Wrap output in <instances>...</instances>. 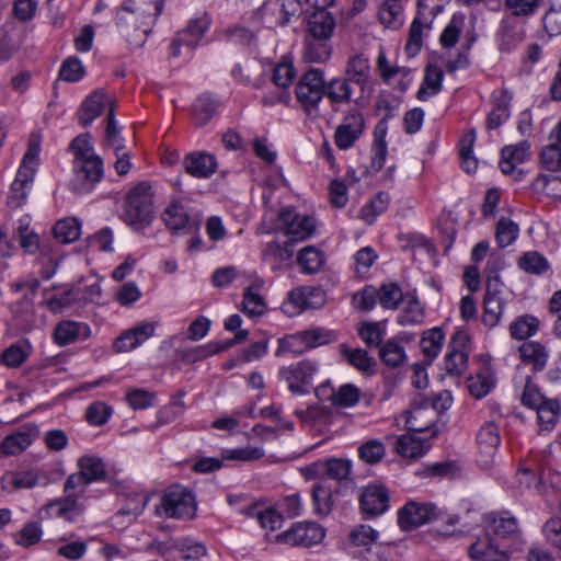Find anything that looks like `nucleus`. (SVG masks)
<instances>
[{
    "label": "nucleus",
    "instance_id": "nucleus-48",
    "mask_svg": "<svg viewBox=\"0 0 561 561\" xmlns=\"http://www.w3.org/2000/svg\"><path fill=\"white\" fill-rule=\"evenodd\" d=\"M340 353L350 365L363 373H366L371 368L373 359L363 348H351L346 344H341Z\"/></svg>",
    "mask_w": 561,
    "mask_h": 561
},
{
    "label": "nucleus",
    "instance_id": "nucleus-9",
    "mask_svg": "<svg viewBox=\"0 0 561 561\" xmlns=\"http://www.w3.org/2000/svg\"><path fill=\"white\" fill-rule=\"evenodd\" d=\"M327 300L325 291L320 287L300 286L287 294L283 310L288 316H295L307 309L321 308Z\"/></svg>",
    "mask_w": 561,
    "mask_h": 561
},
{
    "label": "nucleus",
    "instance_id": "nucleus-41",
    "mask_svg": "<svg viewBox=\"0 0 561 561\" xmlns=\"http://www.w3.org/2000/svg\"><path fill=\"white\" fill-rule=\"evenodd\" d=\"M560 410V402L557 399H549L535 410L537 412L538 424L542 431L550 432L554 428Z\"/></svg>",
    "mask_w": 561,
    "mask_h": 561
},
{
    "label": "nucleus",
    "instance_id": "nucleus-3",
    "mask_svg": "<svg viewBox=\"0 0 561 561\" xmlns=\"http://www.w3.org/2000/svg\"><path fill=\"white\" fill-rule=\"evenodd\" d=\"M162 10L163 0H125L117 14V21L118 24H135L136 31L141 33L139 38L141 45Z\"/></svg>",
    "mask_w": 561,
    "mask_h": 561
},
{
    "label": "nucleus",
    "instance_id": "nucleus-23",
    "mask_svg": "<svg viewBox=\"0 0 561 561\" xmlns=\"http://www.w3.org/2000/svg\"><path fill=\"white\" fill-rule=\"evenodd\" d=\"M530 157V145L522 140L515 145H507L501 151L500 168L504 174H512L516 167Z\"/></svg>",
    "mask_w": 561,
    "mask_h": 561
},
{
    "label": "nucleus",
    "instance_id": "nucleus-17",
    "mask_svg": "<svg viewBox=\"0 0 561 561\" xmlns=\"http://www.w3.org/2000/svg\"><path fill=\"white\" fill-rule=\"evenodd\" d=\"M477 443L479 448L478 463L483 469H489L493 462L501 443L499 426L493 422L484 423L478 434Z\"/></svg>",
    "mask_w": 561,
    "mask_h": 561
},
{
    "label": "nucleus",
    "instance_id": "nucleus-46",
    "mask_svg": "<svg viewBox=\"0 0 561 561\" xmlns=\"http://www.w3.org/2000/svg\"><path fill=\"white\" fill-rule=\"evenodd\" d=\"M444 339V332L439 328H434L424 332L421 339V348L430 360H433L439 354Z\"/></svg>",
    "mask_w": 561,
    "mask_h": 561
},
{
    "label": "nucleus",
    "instance_id": "nucleus-27",
    "mask_svg": "<svg viewBox=\"0 0 561 561\" xmlns=\"http://www.w3.org/2000/svg\"><path fill=\"white\" fill-rule=\"evenodd\" d=\"M37 432L36 426H28L5 436L0 446L2 453L8 456L21 454L32 444Z\"/></svg>",
    "mask_w": 561,
    "mask_h": 561
},
{
    "label": "nucleus",
    "instance_id": "nucleus-60",
    "mask_svg": "<svg viewBox=\"0 0 561 561\" xmlns=\"http://www.w3.org/2000/svg\"><path fill=\"white\" fill-rule=\"evenodd\" d=\"M549 398L545 397L539 388L531 381L530 377H527L520 401L522 404L531 410L538 409L541 404H543Z\"/></svg>",
    "mask_w": 561,
    "mask_h": 561
},
{
    "label": "nucleus",
    "instance_id": "nucleus-2",
    "mask_svg": "<svg viewBox=\"0 0 561 561\" xmlns=\"http://www.w3.org/2000/svg\"><path fill=\"white\" fill-rule=\"evenodd\" d=\"M153 215L151 185L147 182H140L126 194L121 217L126 225L135 229H141L151 224Z\"/></svg>",
    "mask_w": 561,
    "mask_h": 561
},
{
    "label": "nucleus",
    "instance_id": "nucleus-63",
    "mask_svg": "<svg viewBox=\"0 0 561 561\" xmlns=\"http://www.w3.org/2000/svg\"><path fill=\"white\" fill-rule=\"evenodd\" d=\"M540 162L549 171H561V146L558 142L546 146L541 151Z\"/></svg>",
    "mask_w": 561,
    "mask_h": 561
},
{
    "label": "nucleus",
    "instance_id": "nucleus-51",
    "mask_svg": "<svg viewBox=\"0 0 561 561\" xmlns=\"http://www.w3.org/2000/svg\"><path fill=\"white\" fill-rule=\"evenodd\" d=\"M332 54L331 46L327 41L314 39L307 41L304 58L308 62H325Z\"/></svg>",
    "mask_w": 561,
    "mask_h": 561
},
{
    "label": "nucleus",
    "instance_id": "nucleus-64",
    "mask_svg": "<svg viewBox=\"0 0 561 561\" xmlns=\"http://www.w3.org/2000/svg\"><path fill=\"white\" fill-rule=\"evenodd\" d=\"M112 415V409L104 402L91 403L85 411V419L89 424L100 426L105 424Z\"/></svg>",
    "mask_w": 561,
    "mask_h": 561
},
{
    "label": "nucleus",
    "instance_id": "nucleus-12",
    "mask_svg": "<svg viewBox=\"0 0 561 561\" xmlns=\"http://www.w3.org/2000/svg\"><path fill=\"white\" fill-rule=\"evenodd\" d=\"M501 294L502 283L500 276H489L483 298L482 322L491 329L499 324L503 313L505 301Z\"/></svg>",
    "mask_w": 561,
    "mask_h": 561
},
{
    "label": "nucleus",
    "instance_id": "nucleus-62",
    "mask_svg": "<svg viewBox=\"0 0 561 561\" xmlns=\"http://www.w3.org/2000/svg\"><path fill=\"white\" fill-rule=\"evenodd\" d=\"M172 547L180 551L184 559H197L206 554V547L190 538L176 539Z\"/></svg>",
    "mask_w": 561,
    "mask_h": 561
},
{
    "label": "nucleus",
    "instance_id": "nucleus-36",
    "mask_svg": "<svg viewBox=\"0 0 561 561\" xmlns=\"http://www.w3.org/2000/svg\"><path fill=\"white\" fill-rule=\"evenodd\" d=\"M324 259V253L319 249L314 247H305L299 251L297 262L305 273L314 274L323 266Z\"/></svg>",
    "mask_w": 561,
    "mask_h": 561
},
{
    "label": "nucleus",
    "instance_id": "nucleus-1",
    "mask_svg": "<svg viewBox=\"0 0 561 561\" xmlns=\"http://www.w3.org/2000/svg\"><path fill=\"white\" fill-rule=\"evenodd\" d=\"M69 148L73 154L70 188L77 195H85L92 192L104 176L103 159L95 153L89 133L73 138Z\"/></svg>",
    "mask_w": 561,
    "mask_h": 561
},
{
    "label": "nucleus",
    "instance_id": "nucleus-45",
    "mask_svg": "<svg viewBox=\"0 0 561 561\" xmlns=\"http://www.w3.org/2000/svg\"><path fill=\"white\" fill-rule=\"evenodd\" d=\"M518 266L529 274L542 275L550 265L548 260L537 251L525 252L518 260Z\"/></svg>",
    "mask_w": 561,
    "mask_h": 561
},
{
    "label": "nucleus",
    "instance_id": "nucleus-44",
    "mask_svg": "<svg viewBox=\"0 0 561 561\" xmlns=\"http://www.w3.org/2000/svg\"><path fill=\"white\" fill-rule=\"evenodd\" d=\"M402 4L400 0H385L379 7V20L386 27L402 25Z\"/></svg>",
    "mask_w": 561,
    "mask_h": 561
},
{
    "label": "nucleus",
    "instance_id": "nucleus-47",
    "mask_svg": "<svg viewBox=\"0 0 561 561\" xmlns=\"http://www.w3.org/2000/svg\"><path fill=\"white\" fill-rule=\"evenodd\" d=\"M379 356L382 363L389 367H399L407 358L403 346L394 340H388L380 346Z\"/></svg>",
    "mask_w": 561,
    "mask_h": 561
},
{
    "label": "nucleus",
    "instance_id": "nucleus-53",
    "mask_svg": "<svg viewBox=\"0 0 561 561\" xmlns=\"http://www.w3.org/2000/svg\"><path fill=\"white\" fill-rule=\"evenodd\" d=\"M301 340L306 346L312 348L335 342L337 340V335L332 330L314 328L301 332Z\"/></svg>",
    "mask_w": 561,
    "mask_h": 561
},
{
    "label": "nucleus",
    "instance_id": "nucleus-58",
    "mask_svg": "<svg viewBox=\"0 0 561 561\" xmlns=\"http://www.w3.org/2000/svg\"><path fill=\"white\" fill-rule=\"evenodd\" d=\"M314 511L320 516H327L333 508L332 492L329 488L314 485L312 489Z\"/></svg>",
    "mask_w": 561,
    "mask_h": 561
},
{
    "label": "nucleus",
    "instance_id": "nucleus-28",
    "mask_svg": "<svg viewBox=\"0 0 561 561\" xmlns=\"http://www.w3.org/2000/svg\"><path fill=\"white\" fill-rule=\"evenodd\" d=\"M335 28V20L327 10L314 11L308 20V30L314 39L328 41Z\"/></svg>",
    "mask_w": 561,
    "mask_h": 561
},
{
    "label": "nucleus",
    "instance_id": "nucleus-7",
    "mask_svg": "<svg viewBox=\"0 0 561 561\" xmlns=\"http://www.w3.org/2000/svg\"><path fill=\"white\" fill-rule=\"evenodd\" d=\"M89 484V480L81 470L70 474L64 485L67 497L51 503L49 507L55 510L57 516L64 517L68 522H76L82 511L77 499Z\"/></svg>",
    "mask_w": 561,
    "mask_h": 561
},
{
    "label": "nucleus",
    "instance_id": "nucleus-14",
    "mask_svg": "<svg viewBox=\"0 0 561 561\" xmlns=\"http://www.w3.org/2000/svg\"><path fill=\"white\" fill-rule=\"evenodd\" d=\"M209 26L210 20L206 14L190 20L186 27L176 33L169 47V55L171 57L180 56L182 46L187 47L188 50L194 49Z\"/></svg>",
    "mask_w": 561,
    "mask_h": 561
},
{
    "label": "nucleus",
    "instance_id": "nucleus-56",
    "mask_svg": "<svg viewBox=\"0 0 561 561\" xmlns=\"http://www.w3.org/2000/svg\"><path fill=\"white\" fill-rule=\"evenodd\" d=\"M359 397L360 390L352 383H346L332 394V402L335 407L350 408L359 401Z\"/></svg>",
    "mask_w": 561,
    "mask_h": 561
},
{
    "label": "nucleus",
    "instance_id": "nucleus-11",
    "mask_svg": "<svg viewBox=\"0 0 561 561\" xmlns=\"http://www.w3.org/2000/svg\"><path fill=\"white\" fill-rule=\"evenodd\" d=\"M323 528L311 522L295 523L288 530L276 536V541L290 546L310 547L322 541L324 538Z\"/></svg>",
    "mask_w": 561,
    "mask_h": 561
},
{
    "label": "nucleus",
    "instance_id": "nucleus-16",
    "mask_svg": "<svg viewBox=\"0 0 561 561\" xmlns=\"http://www.w3.org/2000/svg\"><path fill=\"white\" fill-rule=\"evenodd\" d=\"M365 128V121L360 112L348 111L342 123L336 127L334 141L339 149L347 150L352 148L360 138Z\"/></svg>",
    "mask_w": 561,
    "mask_h": 561
},
{
    "label": "nucleus",
    "instance_id": "nucleus-31",
    "mask_svg": "<svg viewBox=\"0 0 561 561\" xmlns=\"http://www.w3.org/2000/svg\"><path fill=\"white\" fill-rule=\"evenodd\" d=\"M245 515L255 518L262 528L274 531L282 527L283 515L272 507H262L257 504L251 505L245 510Z\"/></svg>",
    "mask_w": 561,
    "mask_h": 561
},
{
    "label": "nucleus",
    "instance_id": "nucleus-21",
    "mask_svg": "<svg viewBox=\"0 0 561 561\" xmlns=\"http://www.w3.org/2000/svg\"><path fill=\"white\" fill-rule=\"evenodd\" d=\"M90 335L91 329L87 323L72 320L60 321L54 330V340L59 346L84 341Z\"/></svg>",
    "mask_w": 561,
    "mask_h": 561
},
{
    "label": "nucleus",
    "instance_id": "nucleus-61",
    "mask_svg": "<svg viewBox=\"0 0 561 561\" xmlns=\"http://www.w3.org/2000/svg\"><path fill=\"white\" fill-rule=\"evenodd\" d=\"M386 448L379 440L371 439L358 447V457L367 463H377L385 456Z\"/></svg>",
    "mask_w": 561,
    "mask_h": 561
},
{
    "label": "nucleus",
    "instance_id": "nucleus-24",
    "mask_svg": "<svg viewBox=\"0 0 561 561\" xmlns=\"http://www.w3.org/2000/svg\"><path fill=\"white\" fill-rule=\"evenodd\" d=\"M519 357L526 365H530L533 370L538 373L546 368L549 359L548 348L537 341H526L519 348Z\"/></svg>",
    "mask_w": 561,
    "mask_h": 561
},
{
    "label": "nucleus",
    "instance_id": "nucleus-6",
    "mask_svg": "<svg viewBox=\"0 0 561 561\" xmlns=\"http://www.w3.org/2000/svg\"><path fill=\"white\" fill-rule=\"evenodd\" d=\"M324 88V71L321 69L310 68L298 79L295 87L296 100L308 115L319 112Z\"/></svg>",
    "mask_w": 561,
    "mask_h": 561
},
{
    "label": "nucleus",
    "instance_id": "nucleus-29",
    "mask_svg": "<svg viewBox=\"0 0 561 561\" xmlns=\"http://www.w3.org/2000/svg\"><path fill=\"white\" fill-rule=\"evenodd\" d=\"M323 98L332 104H346L352 100L353 89L351 82L344 77H334L329 81L324 80Z\"/></svg>",
    "mask_w": 561,
    "mask_h": 561
},
{
    "label": "nucleus",
    "instance_id": "nucleus-10",
    "mask_svg": "<svg viewBox=\"0 0 561 561\" xmlns=\"http://www.w3.org/2000/svg\"><path fill=\"white\" fill-rule=\"evenodd\" d=\"M318 363L312 359H304L279 369V378L288 383V389L295 394H306V386L311 383L318 371Z\"/></svg>",
    "mask_w": 561,
    "mask_h": 561
},
{
    "label": "nucleus",
    "instance_id": "nucleus-52",
    "mask_svg": "<svg viewBox=\"0 0 561 561\" xmlns=\"http://www.w3.org/2000/svg\"><path fill=\"white\" fill-rule=\"evenodd\" d=\"M402 299L403 293L396 283L382 284L378 289V300L385 309H397Z\"/></svg>",
    "mask_w": 561,
    "mask_h": 561
},
{
    "label": "nucleus",
    "instance_id": "nucleus-18",
    "mask_svg": "<svg viewBox=\"0 0 561 561\" xmlns=\"http://www.w3.org/2000/svg\"><path fill=\"white\" fill-rule=\"evenodd\" d=\"M467 342V335L461 332L453 335L444 360V369L448 375L460 376L465 373L468 363V353L465 351Z\"/></svg>",
    "mask_w": 561,
    "mask_h": 561
},
{
    "label": "nucleus",
    "instance_id": "nucleus-26",
    "mask_svg": "<svg viewBox=\"0 0 561 561\" xmlns=\"http://www.w3.org/2000/svg\"><path fill=\"white\" fill-rule=\"evenodd\" d=\"M371 68L368 57L364 54H356L348 58L345 67V78L362 89L367 85Z\"/></svg>",
    "mask_w": 561,
    "mask_h": 561
},
{
    "label": "nucleus",
    "instance_id": "nucleus-13",
    "mask_svg": "<svg viewBox=\"0 0 561 561\" xmlns=\"http://www.w3.org/2000/svg\"><path fill=\"white\" fill-rule=\"evenodd\" d=\"M358 500L360 511L366 518L379 516L390 507L389 491L380 482H371L364 486Z\"/></svg>",
    "mask_w": 561,
    "mask_h": 561
},
{
    "label": "nucleus",
    "instance_id": "nucleus-43",
    "mask_svg": "<svg viewBox=\"0 0 561 561\" xmlns=\"http://www.w3.org/2000/svg\"><path fill=\"white\" fill-rule=\"evenodd\" d=\"M43 536L42 524L37 520L27 522L19 531L13 534L18 546L28 548L37 545Z\"/></svg>",
    "mask_w": 561,
    "mask_h": 561
},
{
    "label": "nucleus",
    "instance_id": "nucleus-8",
    "mask_svg": "<svg viewBox=\"0 0 561 561\" xmlns=\"http://www.w3.org/2000/svg\"><path fill=\"white\" fill-rule=\"evenodd\" d=\"M168 518H191L195 514V500L192 492L183 485H172L165 490L160 506Z\"/></svg>",
    "mask_w": 561,
    "mask_h": 561
},
{
    "label": "nucleus",
    "instance_id": "nucleus-42",
    "mask_svg": "<svg viewBox=\"0 0 561 561\" xmlns=\"http://www.w3.org/2000/svg\"><path fill=\"white\" fill-rule=\"evenodd\" d=\"M539 328V321L536 317L524 314L516 318L510 324L511 336L515 340H525L536 334Z\"/></svg>",
    "mask_w": 561,
    "mask_h": 561
},
{
    "label": "nucleus",
    "instance_id": "nucleus-22",
    "mask_svg": "<svg viewBox=\"0 0 561 561\" xmlns=\"http://www.w3.org/2000/svg\"><path fill=\"white\" fill-rule=\"evenodd\" d=\"M183 167L190 175L197 179H207L216 172L217 161L213 154L197 151L184 157Z\"/></svg>",
    "mask_w": 561,
    "mask_h": 561
},
{
    "label": "nucleus",
    "instance_id": "nucleus-30",
    "mask_svg": "<svg viewBox=\"0 0 561 561\" xmlns=\"http://www.w3.org/2000/svg\"><path fill=\"white\" fill-rule=\"evenodd\" d=\"M444 72L437 65H427L425 68L423 83L421 84L416 96L420 101H427L430 96L437 94L442 90Z\"/></svg>",
    "mask_w": 561,
    "mask_h": 561
},
{
    "label": "nucleus",
    "instance_id": "nucleus-39",
    "mask_svg": "<svg viewBox=\"0 0 561 561\" xmlns=\"http://www.w3.org/2000/svg\"><path fill=\"white\" fill-rule=\"evenodd\" d=\"M519 234L518 225L511 218L501 217L495 226V240L499 248L504 249L513 244Z\"/></svg>",
    "mask_w": 561,
    "mask_h": 561
},
{
    "label": "nucleus",
    "instance_id": "nucleus-20",
    "mask_svg": "<svg viewBox=\"0 0 561 561\" xmlns=\"http://www.w3.org/2000/svg\"><path fill=\"white\" fill-rule=\"evenodd\" d=\"M468 553L474 561H510L508 554L494 545L486 530L470 545Z\"/></svg>",
    "mask_w": 561,
    "mask_h": 561
},
{
    "label": "nucleus",
    "instance_id": "nucleus-5",
    "mask_svg": "<svg viewBox=\"0 0 561 561\" xmlns=\"http://www.w3.org/2000/svg\"><path fill=\"white\" fill-rule=\"evenodd\" d=\"M442 519L447 526H454L459 522L458 516H449L444 519L442 513L432 503L409 501L398 511V525L404 531L413 530L431 522Z\"/></svg>",
    "mask_w": 561,
    "mask_h": 561
},
{
    "label": "nucleus",
    "instance_id": "nucleus-54",
    "mask_svg": "<svg viewBox=\"0 0 561 561\" xmlns=\"http://www.w3.org/2000/svg\"><path fill=\"white\" fill-rule=\"evenodd\" d=\"M85 75V68L76 56L66 58L59 69V79L66 82H77Z\"/></svg>",
    "mask_w": 561,
    "mask_h": 561
},
{
    "label": "nucleus",
    "instance_id": "nucleus-40",
    "mask_svg": "<svg viewBox=\"0 0 561 561\" xmlns=\"http://www.w3.org/2000/svg\"><path fill=\"white\" fill-rule=\"evenodd\" d=\"M78 467L90 483L101 481L106 478L105 463L99 457L82 456L78 459Z\"/></svg>",
    "mask_w": 561,
    "mask_h": 561
},
{
    "label": "nucleus",
    "instance_id": "nucleus-34",
    "mask_svg": "<svg viewBox=\"0 0 561 561\" xmlns=\"http://www.w3.org/2000/svg\"><path fill=\"white\" fill-rule=\"evenodd\" d=\"M217 102L209 95L203 94L192 105V119L195 125L204 126L215 115Z\"/></svg>",
    "mask_w": 561,
    "mask_h": 561
},
{
    "label": "nucleus",
    "instance_id": "nucleus-33",
    "mask_svg": "<svg viewBox=\"0 0 561 561\" xmlns=\"http://www.w3.org/2000/svg\"><path fill=\"white\" fill-rule=\"evenodd\" d=\"M433 23H425L420 18H414L410 28L409 36L404 47V50L409 57L416 56L423 46V34L424 32H430L432 30Z\"/></svg>",
    "mask_w": 561,
    "mask_h": 561
},
{
    "label": "nucleus",
    "instance_id": "nucleus-25",
    "mask_svg": "<svg viewBox=\"0 0 561 561\" xmlns=\"http://www.w3.org/2000/svg\"><path fill=\"white\" fill-rule=\"evenodd\" d=\"M107 102L104 90L99 89L89 94L78 111V119L83 127L89 126L99 117Z\"/></svg>",
    "mask_w": 561,
    "mask_h": 561
},
{
    "label": "nucleus",
    "instance_id": "nucleus-37",
    "mask_svg": "<svg viewBox=\"0 0 561 561\" xmlns=\"http://www.w3.org/2000/svg\"><path fill=\"white\" fill-rule=\"evenodd\" d=\"M53 232L55 239L60 243H71L80 238L81 225L73 217L60 219L55 224Z\"/></svg>",
    "mask_w": 561,
    "mask_h": 561
},
{
    "label": "nucleus",
    "instance_id": "nucleus-55",
    "mask_svg": "<svg viewBox=\"0 0 561 561\" xmlns=\"http://www.w3.org/2000/svg\"><path fill=\"white\" fill-rule=\"evenodd\" d=\"M463 24V14L456 13L453 15L450 22L447 24L439 38V42L443 47L450 48L457 44Z\"/></svg>",
    "mask_w": 561,
    "mask_h": 561
},
{
    "label": "nucleus",
    "instance_id": "nucleus-38",
    "mask_svg": "<svg viewBox=\"0 0 561 561\" xmlns=\"http://www.w3.org/2000/svg\"><path fill=\"white\" fill-rule=\"evenodd\" d=\"M353 463L347 458H328L324 459V477L343 482L350 479L352 473Z\"/></svg>",
    "mask_w": 561,
    "mask_h": 561
},
{
    "label": "nucleus",
    "instance_id": "nucleus-57",
    "mask_svg": "<svg viewBox=\"0 0 561 561\" xmlns=\"http://www.w3.org/2000/svg\"><path fill=\"white\" fill-rule=\"evenodd\" d=\"M265 310L266 305L263 297L257 293H253L251 287L247 288L243 294L242 311L247 316L254 318L262 316Z\"/></svg>",
    "mask_w": 561,
    "mask_h": 561
},
{
    "label": "nucleus",
    "instance_id": "nucleus-35",
    "mask_svg": "<svg viewBox=\"0 0 561 561\" xmlns=\"http://www.w3.org/2000/svg\"><path fill=\"white\" fill-rule=\"evenodd\" d=\"M389 204V194L386 192H379L362 207L359 218L366 224L371 225L379 215L383 214L388 209Z\"/></svg>",
    "mask_w": 561,
    "mask_h": 561
},
{
    "label": "nucleus",
    "instance_id": "nucleus-15",
    "mask_svg": "<svg viewBox=\"0 0 561 561\" xmlns=\"http://www.w3.org/2000/svg\"><path fill=\"white\" fill-rule=\"evenodd\" d=\"M279 220L290 242L305 241L310 238L316 230V222L312 217L300 215L290 208L280 211Z\"/></svg>",
    "mask_w": 561,
    "mask_h": 561
},
{
    "label": "nucleus",
    "instance_id": "nucleus-4",
    "mask_svg": "<svg viewBox=\"0 0 561 561\" xmlns=\"http://www.w3.org/2000/svg\"><path fill=\"white\" fill-rule=\"evenodd\" d=\"M39 152V141L37 139L31 138L27 151L23 157L16 176L10 187V192L8 195V205L10 207H20L26 201L27 188L30 184L33 182L34 174L38 165Z\"/></svg>",
    "mask_w": 561,
    "mask_h": 561
},
{
    "label": "nucleus",
    "instance_id": "nucleus-32",
    "mask_svg": "<svg viewBox=\"0 0 561 561\" xmlns=\"http://www.w3.org/2000/svg\"><path fill=\"white\" fill-rule=\"evenodd\" d=\"M426 449L424 440L410 433L398 436L394 442V450L403 458H420L426 453Z\"/></svg>",
    "mask_w": 561,
    "mask_h": 561
},
{
    "label": "nucleus",
    "instance_id": "nucleus-59",
    "mask_svg": "<svg viewBox=\"0 0 561 561\" xmlns=\"http://www.w3.org/2000/svg\"><path fill=\"white\" fill-rule=\"evenodd\" d=\"M30 219L27 217L19 221L16 228L19 243L26 252L33 253L38 249V236L30 229Z\"/></svg>",
    "mask_w": 561,
    "mask_h": 561
},
{
    "label": "nucleus",
    "instance_id": "nucleus-49",
    "mask_svg": "<svg viewBox=\"0 0 561 561\" xmlns=\"http://www.w3.org/2000/svg\"><path fill=\"white\" fill-rule=\"evenodd\" d=\"M162 219L171 230H180L188 222V215L184 206L179 202H172L164 210Z\"/></svg>",
    "mask_w": 561,
    "mask_h": 561
},
{
    "label": "nucleus",
    "instance_id": "nucleus-19",
    "mask_svg": "<svg viewBox=\"0 0 561 561\" xmlns=\"http://www.w3.org/2000/svg\"><path fill=\"white\" fill-rule=\"evenodd\" d=\"M484 530L499 538H515L519 534L515 516L507 511L491 512L484 516Z\"/></svg>",
    "mask_w": 561,
    "mask_h": 561
},
{
    "label": "nucleus",
    "instance_id": "nucleus-50",
    "mask_svg": "<svg viewBox=\"0 0 561 561\" xmlns=\"http://www.w3.org/2000/svg\"><path fill=\"white\" fill-rule=\"evenodd\" d=\"M31 346L26 343H13L2 353L3 364L11 368L20 367L30 356Z\"/></svg>",
    "mask_w": 561,
    "mask_h": 561
}]
</instances>
